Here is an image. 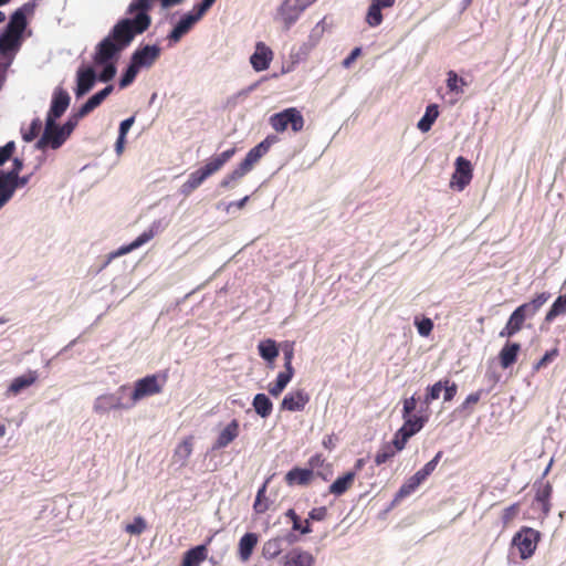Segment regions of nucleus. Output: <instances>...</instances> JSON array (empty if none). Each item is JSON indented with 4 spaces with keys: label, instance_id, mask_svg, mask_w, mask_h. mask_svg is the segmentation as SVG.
Listing matches in <instances>:
<instances>
[{
    "label": "nucleus",
    "instance_id": "obj_29",
    "mask_svg": "<svg viewBox=\"0 0 566 566\" xmlns=\"http://www.w3.org/2000/svg\"><path fill=\"white\" fill-rule=\"evenodd\" d=\"M21 42V36L4 30L0 34V54L6 55L9 52L17 51L20 48Z\"/></svg>",
    "mask_w": 566,
    "mask_h": 566
},
{
    "label": "nucleus",
    "instance_id": "obj_48",
    "mask_svg": "<svg viewBox=\"0 0 566 566\" xmlns=\"http://www.w3.org/2000/svg\"><path fill=\"white\" fill-rule=\"evenodd\" d=\"M147 528V523L144 517L136 516L133 523H129L125 526V532L130 535H140Z\"/></svg>",
    "mask_w": 566,
    "mask_h": 566
},
{
    "label": "nucleus",
    "instance_id": "obj_45",
    "mask_svg": "<svg viewBox=\"0 0 566 566\" xmlns=\"http://www.w3.org/2000/svg\"><path fill=\"white\" fill-rule=\"evenodd\" d=\"M366 22L368 23L369 27H373V28L378 27L382 22L381 9L373 2L370 3V6L368 8V12L366 15Z\"/></svg>",
    "mask_w": 566,
    "mask_h": 566
},
{
    "label": "nucleus",
    "instance_id": "obj_26",
    "mask_svg": "<svg viewBox=\"0 0 566 566\" xmlns=\"http://www.w3.org/2000/svg\"><path fill=\"white\" fill-rule=\"evenodd\" d=\"M403 424L400 427V429L405 432H407L409 436H415L418 433L424 424L429 420L428 415H413L409 417H402Z\"/></svg>",
    "mask_w": 566,
    "mask_h": 566
},
{
    "label": "nucleus",
    "instance_id": "obj_25",
    "mask_svg": "<svg viewBox=\"0 0 566 566\" xmlns=\"http://www.w3.org/2000/svg\"><path fill=\"white\" fill-rule=\"evenodd\" d=\"M356 479V472H346L343 476L337 478L329 485V493L335 496L345 494L354 484Z\"/></svg>",
    "mask_w": 566,
    "mask_h": 566
},
{
    "label": "nucleus",
    "instance_id": "obj_61",
    "mask_svg": "<svg viewBox=\"0 0 566 566\" xmlns=\"http://www.w3.org/2000/svg\"><path fill=\"white\" fill-rule=\"evenodd\" d=\"M283 355H284V368L294 369L292 366V360L294 357L293 344H285L283 346Z\"/></svg>",
    "mask_w": 566,
    "mask_h": 566
},
{
    "label": "nucleus",
    "instance_id": "obj_1",
    "mask_svg": "<svg viewBox=\"0 0 566 566\" xmlns=\"http://www.w3.org/2000/svg\"><path fill=\"white\" fill-rule=\"evenodd\" d=\"M150 15L145 13L119 20L113 27L111 33L97 44L93 56L94 63L106 64L112 62L122 50L132 43L136 35L144 33L150 27Z\"/></svg>",
    "mask_w": 566,
    "mask_h": 566
},
{
    "label": "nucleus",
    "instance_id": "obj_35",
    "mask_svg": "<svg viewBox=\"0 0 566 566\" xmlns=\"http://www.w3.org/2000/svg\"><path fill=\"white\" fill-rule=\"evenodd\" d=\"M155 235V232L153 229H149L145 232H143L139 237H137L132 243H129L128 245H124L122 247L118 252H117V255H122V254H126V253H129L130 251L142 247L143 244L147 243L149 240H151Z\"/></svg>",
    "mask_w": 566,
    "mask_h": 566
},
{
    "label": "nucleus",
    "instance_id": "obj_36",
    "mask_svg": "<svg viewBox=\"0 0 566 566\" xmlns=\"http://www.w3.org/2000/svg\"><path fill=\"white\" fill-rule=\"evenodd\" d=\"M282 542L283 541L280 537L266 541L262 547V555L268 559L277 557L283 551Z\"/></svg>",
    "mask_w": 566,
    "mask_h": 566
},
{
    "label": "nucleus",
    "instance_id": "obj_21",
    "mask_svg": "<svg viewBox=\"0 0 566 566\" xmlns=\"http://www.w3.org/2000/svg\"><path fill=\"white\" fill-rule=\"evenodd\" d=\"M38 378L39 375L35 370H29L28 373L15 377L8 387V395H19L22 390L32 386L38 380Z\"/></svg>",
    "mask_w": 566,
    "mask_h": 566
},
{
    "label": "nucleus",
    "instance_id": "obj_41",
    "mask_svg": "<svg viewBox=\"0 0 566 566\" xmlns=\"http://www.w3.org/2000/svg\"><path fill=\"white\" fill-rule=\"evenodd\" d=\"M397 452L391 443L384 444L375 455V463L377 465L384 464L394 458Z\"/></svg>",
    "mask_w": 566,
    "mask_h": 566
},
{
    "label": "nucleus",
    "instance_id": "obj_23",
    "mask_svg": "<svg viewBox=\"0 0 566 566\" xmlns=\"http://www.w3.org/2000/svg\"><path fill=\"white\" fill-rule=\"evenodd\" d=\"M259 542V536L255 533H245L238 544V556L241 562H248Z\"/></svg>",
    "mask_w": 566,
    "mask_h": 566
},
{
    "label": "nucleus",
    "instance_id": "obj_58",
    "mask_svg": "<svg viewBox=\"0 0 566 566\" xmlns=\"http://www.w3.org/2000/svg\"><path fill=\"white\" fill-rule=\"evenodd\" d=\"M83 117L84 116H80V108H78L77 112L73 113L69 117L67 122L64 125H62V127L64 128L65 133L69 134V136L73 133L74 128L78 124V120Z\"/></svg>",
    "mask_w": 566,
    "mask_h": 566
},
{
    "label": "nucleus",
    "instance_id": "obj_28",
    "mask_svg": "<svg viewBox=\"0 0 566 566\" xmlns=\"http://www.w3.org/2000/svg\"><path fill=\"white\" fill-rule=\"evenodd\" d=\"M207 558L206 545H198L184 554L181 566H199Z\"/></svg>",
    "mask_w": 566,
    "mask_h": 566
},
{
    "label": "nucleus",
    "instance_id": "obj_9",
    "mask_svg": "<svg viewBox=\"0 0 566 566\" xmlns=\"http://www.w3.org/2000/svg\"><path fill=\"white\" fill-rule=\"evenodd\" d=\"M315 0H284L277 9L276 19L283 23L285 30L297 21L302 12Z\"/></svg>",
    "mask_w": 566,
    "mask_h": 566
},
{
    "label": "nucleus",
    "instance_id": "obj_22",
    "mask_svg": "<svg viewBox=\"0 0 566 566\" xmlns=\"http://www.w3.org/2000/svg\"><path fill=\"white\" fill-rule=\"evenodd\" d=\"M314 556L302 548H293L285 555L284 566H314Z\"/></svg>",
    "mask_w": 566,
    "mask_h": 566
},
{
    "label": "nucleus",
    "instance_id": "obj_18",
    "mask_svg": "<svg viewBox=\"0 0 566 566\" xmlns=\"http://www.w3.org/2000/svg\"><path fill=\"white\" fill-rule=\"evenodd\" d=\"M273 60L272 50L263 42H258L255 51L250 57L252 67L256 72L265 71L269 69L271 61Z\"/></svg>",
    "mask_w": 566,
    "mask_h": 566
},
{
    "label": "nucleus",
    "instance_id": "obj_37",
    "mask_svg": "<svg viewBox=\"0 0 566 566\" xmlns=\"http://www.w3.org/2000/svg\"><path fill=\"white\" fill-rule=\"evenodd\" d=\"M566 313V294L558 296L548 312L546 313L545 321L552 322L554 321L558 315Z\"/></svg>",
    "mask_w": 566,
    "mask_h": 566
},
{
    "label": "nucleus",
    "instance_id": "obj_43",
    "mask_svg": "<svg viewBox=\"0 0 566 566\" xmlns=\"http://www.w3.org/2000/svg\"><path fill=\"white\" fill-rule=\"evenodd\" d=\"M268 481L263 483V485L259 489L256 493V497L253 504V509L255 513L262 514L269 509L268 500L265 497Z\"/></svg>",
    "mask_w": 566,
    "mask_h": 566
},
{
    "label": "nucleus",
    "instance_id": "obj_47",
    "mask_svg": "<svg viewBox=\"0 0 566 566\" xmlns=\"http://www.w3.org/2000/svg\"><path fill=\"white\" fill-rule=\"evenodd\" d=\"M12 169L8 172H0L1 177L4 179V180H8L12 184H17L18 185V175L20 174V171L22 170L23 168V161L22 159L20 158H14L13 159V165H12Z\"/></svg>",
    "mask_w": 566,
    "mask_h": 566
},
{
    "label": "nucleus",
    "instance_id": "obj_5",
    "mask_svg": "<svg viewBox=\"0 0 566 566\" xmlns=\"http://www.w3.org/2000/svg\"><path fill=\"white\" fill-rule=\"evenodd\" d=\"M548 292L537 294L531 302L524 303L511 314L505 327L500 332L501 337H511L518 333L525 319L534 316L538 310L549 300Z\"/></svg>",
    "mask_w": 566,
    "mask_h": 566
},
{
    "label": "nucleus",
    "instance_id": "obj_50",
    "mask_svg": "<svg viewBox=\"0 0 566 566\" xmlns=\"http://www.w3.org/2000/svg\"><path fill=\"white\" fill-rule=\"evenodd\" d=\"M286 516L292 520L293 530L300 531L302 534H308L312 532L308 521H305V525L303 526L298 515L295 513V511L293 509H290L286 512Z\"/></svg>",
    "mask_w": 566,
    "mask_h": 566
},
{
    "label": "nucleus",
    "instance_id": "obj_10",
    "mask_svg": "<svg viewBox=\"0 0 566 566\" xmlns=\"http://www.w3.org/2000/svg\"><path fill=\"white\" fill-rule=\"evenodd\" d=\"M69 137V134L65 133L62 126L56 125L52 118H46L44 132L36 142V148L44 149L46 146H50L52 149H57Z\"/></svg>",
    "mask_w": 566,
    "mask_h": 566
},
{
    "label": "nucleus",
    "instance_id": "obj_6",
    "mask_svg": "<svg viewBox=\"0 0 566 566\" xmlns=\"http://www.w3.org/2000/svg\"><path fill=\"white\" fill-rule=\"evenodd\" d=\"M168 376L166 373L148 375L135 382L134 390L130 395V406H134L137 401L158 395L163 391L166 385Z\"/></svg>",
    "mask_w": 566,
    "mask_h": 566
},
{
    "label": "nucleus",
    "instance_id": "obj_42",
    "mask_svg": "<svg viewBox=\"0 0 566 566\" xmlns=\"http://www.w3.org/2000/svg\"><path fill=\"white\" fill-rule=\"evenodd\" d=\"M421 484L411 475L398 490L396 500H401L412 494Z\"/></svg>",
    "mask_w": 566,
    "mask_h": 566
},
{
    "label": "nucleus",
    "instance_id": "obj_3",
    "mask_svg": "<svg viewBox=\"0 0 566 566\" xmlns=\"http://www.w3.org/2000/svg\"><path fill=\"white\" fill-rule=\"evenodd\" d=\"M237 149L232 147L221 154L211 157L205 166L191 172L188 179L181 185L180 192L189 196L196 190L207 178L218 172L234 156Z\"/></svg>",
    "mask_w": 566,
    "mask_h": 566
},
{
    "label": "nucleus",
    "instance_id": "obj_59",
    "mask_svg": "<svg viewBox=\"0 0 566 566\" xmlns=\"http://www.w3.org/2000/svg\"><path fill=\"white\" fill-rule=\"evenodd\" d=\"M14 149V142H9L4 146L0 147V166L11 158Z\"/></svg>",
    "mask_w": 566,
    "mask_h": 566
},
{
    "label": "nucleus",
    "instance_id": "obj_56",
    "mask_svg": "<svg viewBox=\"0 0 566 566\" xmlns=\"http://www.w3.org/2000/svg\"><path fill=\"white\" fill-rule=\"evenodd\" d=\"M104 69L98 75V80L101 82H109L116 74V66L113 62H107L106 64H103Z\"/></svg>",
    "mask_w": 566,
    "mask_h": 566
},
{
    "label": "nucleus",
    "instance_id": "obj_62",
    "mask_svg": "<svg viewBox=\"0 0 566 566\" xmlns=\"http://www.w3.org/2000/svg\"><path fill=\"white\" fill-rule=\"evenodd\" d=\"M482 395H483V390H481V389H480V390H478V391H475V392L470 394V395L465 398V400L463 401V403H462V406H461V407H462V409H468V408H470L471 406H473V405L478 403V402L480 401V399H481Z\"/></svg>",
    "mask_w": 566,
    "mask_h": 566
},
{
    "label": "nucleus",
    "instance_id": "obj_24",
    "mask_svg": "<svg viewBox=\"0 0 566 566\" xmlns=\"http://www.w3.org/2000/svg\"><path fill=\"white\" fill-rule=\"evenodd\" d=\"M113 85H107L102 91L95 93L91 96L81 107H80V116H87L92 113L96 107H98L106 97L113 92Z\"/></svg>",
    "mask_w": 566,
    "mask_h": 566
},
{
    "label": "nucleus",
    "instance_id": "obj_64",
    "mask_svg": "<svg viewBox=\"0 0 566 566\" xmlns=\"http://www.w3.org/2000/svg\"><path fill=\"white\" fill-rule=\"evenodd\" d=\"M216 0H202L199 4L195 6L193 12L200 18L213 6Z\"/></svg>",
    "mask_w": 566,
    "mask_h": 566
},
{
    "label": "nucleus",
    "instance_id": "obj_16",
    "mask_svg": "<svg viewBox=\"0 0 566 566\" xmlns=\"http://www.w3.org/2000/svg\"><path fill=\"white\" fill-rule=\"evenodd\" d=\"M310 401V395L304 389H297L285 395L281 408L287 411H302Z\"/></svg>",
    "mask_w": 566,
    "mask_h": 566
},
{
    "label": "nucleus",
    "instance_id": "obj_60",
    "mask_svg": "<svg viewBox=\"0 0 566 566\" xmlns=\"http://www.w3.org/2000/svg\"><path fill=\"white\" fill-rule=\"evenodd\" d=\"M416 407H417V399H416L415 395L409 398L403 399L402 417L413 416V411L416 410Z\"/></svg>",
    "mask_w": 566,
    "mask_h": 566
},
{
    "label": "nucleus",
    "instance_id": "obj_51",
    "mask_svg": "<svg viewBox=\"0 0 566 566\" xmlns=\"http://www.w3.org/2000/svg\"><path fill=\"white\" fill-rule=\"evenodd\" d=\"M42 128V123L39 118L32 120L30 127L22 133V138L24 142H32L40 133Z\"/></svg>",
    "mask_w": 566,
    "mask_h": 566
},
{
    "label": "nucleus",
    "instance_id": "obj_44",
    "mask_svg": "<svg viewBox=\"0 0 566 566\" xmlns=\"http://www.w3.org/2000/svg\"><path fill=\"white\" fill-rule=\"evenodd\" d=\"M443 380H439L436 384L428 386L426 389V395L423 398V403L429 407V405L437 400L440 397L442 391Z\"/></svg>",
    "mask_w": 566,
    "mask_h": 566
},
{
    "label": "nucleus",
    "instance_id": "obj_46",
    "mask_svg": "<svg viewBox=\"0 0 566 566\" xmlns=\"http://www.w3.org/2000/svg\"><path fill=\"white\" fill-rule=\"evenodd\" d=\"M139 69L140 67H138L136 64H134L130 61L127 70L125 71V73L123 74V76L119 80V87L125 88V87L129 86L136 78V76L139 72Z\"/></svg>",
    "mask_w": 566,
    "mask_h": 566
},
{
    "label": "nucleus",
    "instance_id": "obj_2",
    "mask_svg": "<svg viewBox=\"0 0 566 566\" xmlns=\"http://www.w3.org/2000/svg\"><path fill=\"white\" fill-rule=\"evenodd\" d=\"M237 149L232 147L221 154L211 157L205 166L191 172L188 179L181 185L180 192L189 196L196 190L207 178L218 172L234 156Z\"/></svg>",
    "mask_w": 566,
    "mask_h": 566
},
{
    "label": "nucleus",
    "instance_id": "obj_14",
    "mask_svg": "<svg viewBox=\"0 0 566 566\" xmlns=\"http://www.w3.org/2000/svg\"><path fill=\"white\" fill-rule=\"evenodd\" d=\"M71 97L62 87H56L53 93L52 103L46 118L56 120L60 118L70 105Z\"/></svg>",
    "mask_w": 566,
    "mask_h": 566
},
{
    "label": "nucleus",
    "instance_id": "obj_15",
    "mask_svg": "<svg viewBox=\"0 0 566 566\" xmlns=\"http://www.w3.org/2000/svg\"><path fill=\"white\" fill-rule=\"evenodd\" d=\"M160 50L156 45H145L142 49H137L130 57V61L138 67H149L159 57Z\"/></svg>",
    "mask_w": 566,
    "mask_h": 566
},
{
    "label": "nucleus",
    "instance_id": "obj_20",
    "mask_svg": "<svg viewBox=\"0 0 566 566\" xmlns=\"http://www.w3.org/2000/svg\"><path fill=\"white\" fill-rule=\"evenodd\" d=\"M96 81V74L93 67L87 66L77 71V85L75 95L83 96L92 90Z\"/></svg>",
    "mask_w": 566,
    "mask_h": 566
},
{
    "label": "nucleus",
    "instance_id": "obj_12",
    "mask_svg": "<svg viewBox=\"0 0 566 566\" xmlns=\"http://www.w3.org/2000/svg\"><path fill=\"white\" fill-rule=\"evenodd\" d=\"M126 387L122 386L115 394H104L98 396L94 401V411L96 413L103 415L111 410L130 408V403H124L122 396H119V392L124 391Z\"/></svg>",
    "mask_w": 566,
    "mask_h": 566
},
{
    "label": "nucleus",
    "instance_id": "obj_33",
    "mask_svg": "<svg viewBox=\"0 0 566 566\" xmlns=\"http://www.w3.org/2000/svg\"><path fill=\"white\" fill-rule=\"evenodd\" d=\"M260 356L269 363H273L275 358L279 356V348L276 346L275 340L265 339L259 343L258 345Z\"/></svg>",
    "mask_w": 566,
    "mask_h": 566
},
{
    "label": "nucleus",
    "instance_id": "obj_19",
    "mask_svg": "<svg viewBox=\"0 0 566 566\" xmlns=\"http://www.w3.org/2000/svg\"><path fill=\"white\" fill-rule=\"evenodd\" d=\"M240 433V423L237 419H232L218 434L212 450H220L228 447L234 441Z\"/></svg>",
    "mask_w": 566,
    "mask_h": 566
},
{
    "label": "nucleus",
    "instance_id": "obj_31",
    "mask_svg": "<svg viewBox=\"0 0 566 566\" xmlns=\"http://www.w3.org/2000/svg\"><path fill=\"white\" fill-rule=\"evenodd\" d=\"M252 406L255 412L262 418H268L273 410L272 401L264 394H256L253 398Z\"/></svg>",
    "mask_w": 566,
    "mask_h": 566
},
{
    "label": "nucleus",
    "instance_id": "obj_52",
    "mask_svg": "<svg viewBox=\"0 0 566 566\" xmlns=\"http://www.w3.org/2000/svg\"><path fill=\"white\" fill-rule=\"evenodd\" d=\"M411 438L407 432L402 431L400 428L396 431L395 437L392 439L391 444L399 452L405 449L408 440Z\"/></svg>",
    "mask_w": 566,
    "mask_h": 566
},
{
    "label": "nucleus",
    "instance_id": "obj_38",
    "mask_svg": "<svg viewBox=\"0 0 566 566\" xmlns=\"http://www.w3.org/2000/svg\"><path fill=\"white\" fill-rule=\"evenodd\" d=\"M193 447V437L185 438L175 450V458H178L182 463L191 455Z\"/></svg>",
    "mask_w": 566,
    "mask_h": 566
},
{
    "label": "nucleus",
    "instance_id": "obj_11",
    "mask_svg": "<svg viewBox=\"0 0 566 566\" xmlns=\"http://www.w3.org/2000/svg\"><path fill=\"white\" fill-rule=\"evenodd\" d=\"M35 7L36 4L34 1H29L18 8L10 15L9 23L4 30L22 38L23 32L28 25V17L34 13Z\"/></svg>",
    "mask_w": 566,
    "mask_h": 566
},
{
    "label": "nucleus",
    "instance_id": "obj_13",
    "mask_svg": "<svg viewBox=\"0 0 566 566\" xmlns=\"http://www.w3.org/2000/svg\"><path fill=\"white\" fill-rule=\"evenodd\" d=\"M472 165L464 157L460 156L455 159V170L451 178V186L458 190H463L472 180Z\"/></svg>",
    "mask_w": 566,
    "mask_h": 566
},
{
    "label": "nucleus",
    "instance_id": "obj_32",
    "mask_svg": "<svg viewBox=\"0 0 566 566\" xmlns=\"http://www.w3.org/2000/svg\"><path fill=\"white\" fill-rule=\"evenodd\" d=\"M439 116V108L437 104H430L426 108L424 115L418 122L417 127L422 132L427 133L431 129L433 123Z\"/></svg>",
    "mask_w": 566,
    "mask_h": 566
},
{
    "label": "nucleus",
    "instance_id": "obj_39",
    "mask_svg": "<svg viewBox=\"0 0 566 566\" xmlns=\"http://www.w3.org/2000/svg\"><path fill=\"white\" fill-rule=\"evenodd\" d=\"M17 184H12L8 180H0V209L12 198Z\"/></svg>",
    "mask_w": 566,
    "mask_h": 566
},
{
    "label": "nucleus",
    "instance_id": "obj_53",
    "mask_svg": "<svg viewBox=\"0 0 566 566\" xmlns=\"http://www.w3.org/2000/svg\"><path fill=\"white\" fill-rule=\"evenodd\" d=\"M415 325L417 326L418 333L423 337H428L433 329V322L428 317H424L421 321L416 318Z\"/></svg>",
    "mask_w": 566,
    "mask_h": 566
},
{
    "label": "nucleus",
    "instance_id": "obj_27",
    "mask_svg": "<svg viewBox=\"0 0 566 566\" xmlns=\"http://www.w3.org/2000/svg\"><path fill=\"white\" fill-rule=\"evenodd\" d=\"M313 471L310 469L293 468L285 475L289 485H307L312 481Z\"/></svg>",
    "mask_w": 566,
    "mask_h": 566
},
{
    "label": "nucleus",
    "instance_id": "obj_49",
    "mask_svg": "<svg viewBox=\"0 0 566 566\" xmlns=\"http://www.w3.org/2000/svg\"><path fill=\"white\" fill-rule=\"evenodd\" d=\"M447 86L449 91L460 93L462 92L460 85H467V82L460 77L454 71L448 72Z\"/></svg>",
    "mask_w": 566,
    "mask_h": 566
},
{
    "label": "nucleus",
    "instance_id": "obj_40",
    "mask_svg": "<svg viewBox=\"0 0 566 566\" xmlns=\"http://www.w3.org/2000/svg\"><path fill=\"white\" fill-rule=\"evenodd\" d=\"M159 1L161 2L163 0ZM151 8L153 0H133L128 7L127 13L135 15L139 13L148 14Z\"/></svg>",
    "mask_w": 566,
    "mask_h": 566
},
{
    "label": "nucleus",
    "instance_id": "obj_57",
    "mask_svg": "<svg viewBox=\"0 0 566 566\" xmlns=\"http://www.w3.org/2000/svg\"><path fill=\"white\" fill-rule=\"evenodd\" d=\"M558 356V349L553 348L545 353V355L535 364L534 369L539 370L547 366L548 363L553 361Z\"/></svg>",
    "mask_w": 566,
    "mask_h": 566
},
{
    "label": "nucleus",
    "instance_id": "obj_63",
    "mask_svg": "<svg viewBox=\"0 0 566 566\" xmlns=\"http://www.w3.org/2000/svg\"><path fill=\"white\" fill-rule=\"evenodd\" d=\"M293 376H294V369L285 368L284 371L279 373L275 381L277 384H281L282 386L286 387L287 384L293 378Z\"/></svg>",
    "mask_w": 566,
    "mask_h": 566
},
{
    "label": "nucleus",
    "instance_id": "obj_8",
    "mask_svg": "<svg viewBox=\"0 0 566 566\" xmlns=\"http://www.w3.org/2000/svg\"><path fill=\"white\" fill-rule=\"evenodd\" d=\"M270 124L277 133L286 130L289 125H291L294 133H298L304 127V118L298 109L290 107L280 113L273 114L270 117Z\"/></svg>",
    "mask_w": 566,
    "mask_h": 566
},
{
    "label": "nucleus",
    "instance_id": "obj_7",
    "mask_svg": "<svg viewBox=\"0 0 566 566\" xmlns=\"http://www.w3.org/2000/svg\"><path fill=\"white\" fill-rule=\"evenodd\" d=\"M541 541V533L532 527L523 526L513 536L512 545L516 547L522 559L531 558Z\"/></svg>",
    "mask_w": 566,
    "mask_h": 566
},
{
    "label": "nucleus",
    "instance_id": "obj_55",
    "mask_svg": "<svg viewBox=\"0 0 566 566\" xmlns=\"http://www.w3.org/2000/svg\"><path fill=\"white\" fill-rule=\"evenodd\" d=\"M520 512V504L514 503L506 509L503 510L502 513V522L504 525L510 524L518 514Z\"/></svg>",
    "mask_w": 566,
    "mask_h": 566
},
{
    "label": "nucleus",
    "instance_id": "obj_30",
    "mask_svg": "<svg viewBox=\"0 0 566 566\" xmlns=\"http://www.w3.org/2000/svg\"><path fill=\"white\" fill-rule=\"evenodd\" d=\"M521 349L517 343H507L500 352V364L503 368L512 366L516 359L517 354Z\"/></svg>",
    "mask_w": 566,
    "mask_h": 566
},
{
    "label": "nucleus",
    "instance_id": "obj_17",
    "mask_svg": "<svg viewBox=\"0 0 566 566\" xmlns=\"http://www.w3.org/2000/svg\"><path fill=\"white\" fill-rule=\"evenodd\" d=\"M200 19L201 18L195 12L185 14L169 33V42L171 44L178 43L181 40V38L185 34H187L191 30L193 24L198 22Z\"/></svg>",
    "mask_w": 566,
    "mask_h": 566
},
{
    "label": "nucleus",
    "instance_id": "obj_54",
    "mask_svg": "<svg viewBox=\"0 0 566 566\" xmlns=\"http://www.w3.org/2000/svg\"><path fill=\"white\" fill-rule=\"evenodd\" d=\"M442 390H443V400L449 402V401L453 400V398L455 397V395L458 392V386L455 382H452L449 379H444Z\"/></svg>",
    "mask_w": 566,
    "mask_h": 566
},
{
    "label": "nucleus",
    "instance_id": "obj_4",
    "mask_svg": "<svg viewBox=\"0 0 566 566\" xmlns=\"http://www.w3.org/2000/svg\"><path fill=\"white\" fill-rule=\"evenodd\" d=\"M276 142V136L269 135L261 143L251 148L248 151L245 158L238 165V167L222 179L220 184L221 187L227 188L232 182H235L244 177L249 171L252 170L253 166L270 150L271 146Z\"/></svg>",
    "mask_w": 566,
    "mask_h": 566
},
{
    "label": "nucleus",
    "instance_id": "obj_34",
    "mask_svg": "<svg viewBox=\"0 0 566 566\" xmlns=\"http://www.w3.org/2000/svg\"><path fill=\"white\" fill-rule=\"evenodd\" d=\"M552 485L549 483L543 484L537 489L535 494V501L541 504L544 514H548L551 510L549 499L552 495Z\"/></svg>",
    "mask_w": 566,
    "mask_h": 566
}]
</instances>
